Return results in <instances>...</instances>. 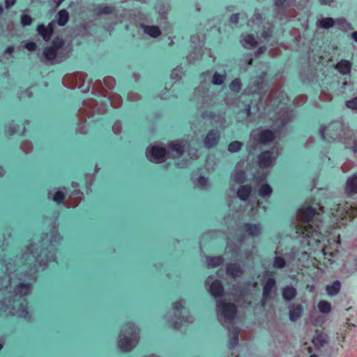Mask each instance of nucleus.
I'll list each match as a JSON object with an SVG mask.
<instances>
[{
    "label": "nucleus",
    "instance_id": "nucleus-1",
    "mask_svg": "<svg viewBox=\"0 0 357 357\" xmlns=\"http://www.w3.org/2000/svg\"><path fill=\"white\" fill-rule=\"evenodd\" d=\"M61 241V236L58 231L54 229L50 234H47L41 241V250L38 253V248L33 244L26 248L20 259H15L13 263L6 262L5 259L2 263L6 266L8 275L0 278V291L3 289L10 287L14 282V277L19 275V280H36V273L41 268L44 270L49 263L56 260V246Z\"/></svg>",
    "mask_w": 357,
    "mask_h": 357
},
{
    "label": "nucleus",
    "instance_id": "nucleus-2",
    "mask_svg": "<svg viewBox=\"0 0 357 357\" xmlns=\"http://www.w3.org/2000/svg\"><path fill=\"white\" fill-rule=\"evenodd\" d=\"M321 213H325V211L320 204L298 209L295 228L297 236L305 239L302 241L303 244L310 245L321 241L323 232L326 231L322 227L321 221L319 220Z\"/></svg>",
    "mask_w": 357,
    "mask_h": 357
},
{
    "label": "nucleus",
    "instance_id": "nucleus-3",
    "mask_svg": "<svg viewBox=\"0 0 357 357\" xmlns=\"http://www.w3.org/2000/svg\"><path fill=\"white\" fill-rule=\"evenodd\" d=\"M209 287L210 294L217 299L216 311L218 319L222 326L227 328L229 333V347L234 348L238 343L239 329L237 327H229V324L233 321L236 314V307L234 304L227 302L225 299L218 298L221 297L223 294L222 283L220 280L212 281V276L208 277L206 280V284Z\"/></svg>",
    "mask_w": 357,
    "mask_h": 357
},
{
    "label": "nucleus",
    "instance_id": "nucleus-4",
    "mask_svg": "<svg viewBox=\"0 0 357 357\" xmlns=\"http://www.w3.org/2000/svg\"><path fill=\"white\" fill-rule=\"evenodd\" d=\"M31 282H20L9 296L0 301V310L8 314L17 316L29 320L31 315L27 310L26 296L31 293Z\"/></svg>",
    "mask_w": 357,
    "mask_h": 357
},
{
    "label": "nucleus",
    "instance_id": "nucleus-5",
    "mask_svg": "<svg viewBox=\"0 0 357 357\" xmlns=\"http://www.w3.org/2000/svg\"><path fill=\"white\" fill-rule=\"evenodd\" d=\"M276 158H257L255 163L250 164L248 160L243 159L238 162L236 166L232 179L237 183H242L246 180L252 179L257 182L263 181L266 178V175H263L262 178H259L256 175L255 172L252 171V167L256 165L260 169H266L272 166L275 162Z\"/></svg>",
    "mask_w": 357,
    "mask_h": 357
},
{
    "label": "nucleus",
    "instance_id": "nucleus-6",
    "mask_svg": "<svg viewBox=\"0 0 357 357\" xmlns=\"http://www.w3.org/2000/svg\"><path fill=\"white\" fill-rule=\"evenodd\" d=\"M139 341V328L132 323L125 325L121 331L118 345L123 351L132 350Z\"/></svg>",
    "mask_w": 357,
    "mask_h": 357
},
{
    "label": "nucleus",
    "instance_id": "nucleus-7",
    "mask_svg": "<svg viewBox=\"0 0 357 357\" xmlns=\"http://www.w3.org/2000/svg\"><path fill=\"white\" fill-rule=\"evenodd\" d=\"M185 302L183 299H180L174 303L173 313L176 319L172 316H167V321L175 329H179L183 322L192 323L193 321L192 317L189 316L188 312L185 310Z\"/></svg>",
    "mask_w": 357,
    "mask_h": 357
},
{
    "label": "nucleus",
    "instance_id": "nucleus-8",
    "mask_svg": "<svg viewBox=\"0 0 357 357\" xmlns=\"http://www.w3.org/2000/svg\"><path fill=\"white\" fill-rule=\"evenodd\" d=\"M278 295L276 279L274 276H265L262 282V296L260 301L261 307H266L267 303L274 300Z\"/></svg>",
    "mask_w": 357,
    "mask_h": 357
},
{
    "label": "nucleus",
    "instance_id": "nucleus-9",
    "mask_svg": "<svg viewBox=\"0 0 357 357\" xmlns=\"http://www.w3.org/2000/svg\"><path fill=\"white\" fill-rule=\"evenodd\" d=\"M330 213L337 218L351 220L357 216V205L352 206L347 203L336 204L330 208Z\"/></svg>",
    "mask_w": 357,
    "mask_h": 357
},
{
    "label": "nucleus",
    "instance_id": "nucleus-10",
    "mask_svg": "<svg viewBox=\"0 0 357 357\" xmlns=\"http://www.w3.org/2000/svg\"><path fill=\"white\" fill-rule=\"evenodd\" d=\"M276 138V130L271 129H264L259 132L255 139L261 145H268L272 143Z\"/></svg>",
    "mask_w": 357,
    "mask_h": 357
},
{
    "label": "nucleus",
    "instance_id": "nucleus-11",
    "mask_svg": "<svg viewBox=\"0 0 357 357\" xmlns=\"http://www.w3.org/2000/svg\"><path fill=\"white\" fill-rule=\"evenodd\" d=\"M344 137L340 139V142L344 144L345 149H351L354 153L357 154V132H354L350 130H347V132H344Z\"/></svg>",
    "mask_w": 357,
    "mask_h": 357
},
{
    "label": "nucleus",
    "instance_id": "nucleus-12",
    "mask_svg": "<svg viewBox=\"0 0 357 357\" xmlns=\"http://www.w3.org/2000/svg\"><path fill=\"white\" fill-rule=\"evenodd\" d=\"M220 137V131L218 129H211L206 133L204 139V144L206 147L212 148L218 144Z\"/></svg>",
    "mask_w": 357,
    "mask_h": 357
},
{
    "label": "nucleus",
    "instance_id": "nucleus-13",
    "mask_svg": "<svg viewBox=\"0 0 357 357\" xmlns=\"http://www.w3.org/2000/svg\"><path fill=\"white\" fill-rule=\"evenodd\" d=\"M78 183L76 182L72 183V187L74 188V191L70 196V200L66 202V205L68 208H75L77 206L79 200L82 199V192H80L78 188Z\"/></svg>",
    "mask_w": 357,
    "mask_h": 357
},
{
    "label": "nucleus",
    "instance_id": "nucleus-14",
    "mask_svg": "<svg viewBox=\"0 0 357 357\" xmlns=\"http://www.w3.org/2000/svg\"><path fill=\"white\" fill-rule=\"evenodd\" d=\"M303 313V307L301 304L294 303L289 306V319L295 322L298 320Z\"/></svg>",
    "mask_w": 357,
    "mask_h": 357
},
{
    "label": "nucleus",
    "instance_id": "nucleus-15",
    "mask_svg": "<svg viewBox=\"0 0 357 357\" xmlns=\"http://www.w3.org/2000/svg\"><path fill=\"white\" fill-rule=\"evenodd\" d=\"M344 192L349 196L357 194V174H354L347 179Z\"/></svg>",
    "mask_w": 357,
    "mask_h": 357
},
{
    "label": "nucleus",
    "instance_id": "nucleus-16",
    "mask_svg": "<svg viewBox=\"0 0 357 357\" xmlns=\"http://www.w3.org/2000/svg\"><path fill=\"white\" fill-rule=\"evenodd\" d=\"M37 31L45 41H49L53 35L54 28L52 23L47 26L40 24L37 26Z\"/></svg>",
    "mask_w": 357,
    "mask_h": 357
},
{
    "label": "nucleus",
    "instance_id": "nucleus-17",
    "mask_svg": "<svg viewBox=\"0 0 357 357\" xmlns=\"http://www.w3.org/2000/svg\"><path fill=\"white\" fill-rule=\"evenodd\" d=\"M334 68L342 75H349L351 71L352 63L348 60L341 59Z\"/></svg>",
    "mask_w": 357,
    "mask_h": 357
},
{
    "label": "nucleus",
    "instance_id": "nucleus-18",
    "mask_svg": "<svg viewBox=\"0 0 357 357\" xmlns=\"http://www.w3.org/2000/svg\"><path fill=\"white\" fill-rule=\"evenodd\" d=\"M297 295V290L291 285L285 286L282 291V296L285 302L292 301Z\"/></svg>",
    "mask_w": 357,
    "mask_h": 357
},
{
    "label": "nucleus",
    "instance_id": "nucleus-19",
    "mask_svg": "<svg viewBox=\"0 0 357 357\" xmlns=\"http://www.w3.org/2000/svg\"><path fill=\"white\" fill-rule=\"evenodd\" d=\"M242 229L249 236H257L261 232V226L259 224L245 223Z\"/></svg>",
    "mask_w": 357,
    "mask_h": 357
},
{
    "label": "nucleus",
    "instance_id": "nucleus-20",
    "mask_svg": "<svg viewBox=\"0 0 357 357\" xmlns=\"http://www.w3.org/2000/svg\"><path fill=\"white\" fill-rule=\"evenodd\" d=\"M243 273V268L237 264H229L227 266V274L231 278H239Z\"/></svg>",
    "mask_w": 357,
    "mask_h": 357
},
{
    "label": "nucleus",
    "instance_id": "nucleus-21",
    "mask_svg": "<svg viewBox=\"0 0 357 357\" xmlns=\"http://www.w3.org/2000/svg\"><path fill=\"white\" fill-rule=\"evenodd\" d=\"M202 169H199L198 172H200V175L198 178L195 177V175L193 174L192 176V181L194 184L202 189H206L208 187V181L207 178H205L204 176L202 175L204 172H202Z\"/></svg>",
    "mask_w": 357,
    "mask_h": 357
},
{
    "label": "nucleus",
    "instance_id": "nucleus-22",
    "mask_svg": "<svg viewBox=\"0 0 357 357\" xmlns=\"http://www.w3.org/2000/svg\"><path fill=\"white\" fill-rule=\"evenodd\" d=\"M174 159L175 158H173ZM181 159L179 161H175V165L178 168H185L188 165H195L197 162V160L200 158H177Z\"/></svg>",
    "mask_w": 357,
    "mask_h": 357
},
{
    "label": "nucleus",
    "instance_id": "nucleus-23",
    "mask_svg": "<svg viewBox=\"0 0 357 357\" xmlns=\"http://www.w3.org/2000/svg\"><path fill=\"white\" fill-rule=\"evenodd\" d=\"M345 269L352 273L357 271V257L354 255L349 256L345 263H344Z\"/></svg>",
    "mask_w": 357,
    "mask_h": 357
},
{
    "label": "nucleus",
    "instance_id": "nucleus-24",
    "mask_svg": "<svg viewBox=\"0 0 357 357\" xmlns=\"http://www.w3.org/2000/svg\"><path fill=\"white\" fill-rule=\"evenodd\" d=\"M340 282L339 280H335L332 284L326 285V291L328 295L333 296L340 292Z\"/></svg>",
    "mask_w": 357,
    "mask_h": 357
},
{
    "label": "nucleus",
    "instance_id": "nucleus-25",
    "mask_svg": "<svg viewBox=\"0 0 357 357\" xmlns=\"http://www.w3.org/2000/svg\"><path fill=\"white\" fill-rule=\"evenodd\" d=\"M252 192V187L250 185H241L238 191L237 196L241 200H246L249 197L250 193Z\"/></svg>",
    "mask_w": 357,
    "mask_h": 357
},
{
    "label": "nucleus",
    "instance_id": "nucleus-26",
    "mask_svg": "<svg viewBox=\"0 0 357 357\" xmlns=\"http://www.w3.org/2000/svg\"><path fill=\"white\" fill-rule=\"evenodd\" d=\"M287 265V262L286 259L275 252V255L273 259V267L275 269H282L286 267Z\"/></svg>",
    "mask_w": 357,
    "mask_h": 357
},
{
    "label": "nucleus",
    "instance_id": "nucleus-27",
    "mask_svg": "<svg viewBox=\"0 0 357 357\" xmlns=\"http://www.w3.org/2000/svg\"><path fill=\"white\" fill-rule=\"evenodd\" d=\"M58 24L60 26H65L69 20V13L66 9H62L59 11L58 14Z\"/></svg>",
    "mask_w": 357,
    "mask_h": 357
},
{
    "label": "nucleus",
    "instance_id": "nucleus-28",
    "mask_svg": "<svg viewBox=\"0 0 357 357\" xmlns=\"http://www.w3.org/2000/svg\"><path fill=\"white\" fill-rule=\"evenodd\" d=\"M319 311L322 314H329L332 310L331 304L326 301H320L317 304Z\"/></svg>",
    "mask_w": 357,
    "mask_h": 357
},
{
    "label": "nucleus",
    "instance_id": "nucleus-29",
    "mask_svg": "<svg viewBox=\"0 0 357 357\" xmlns=\"http://www.w3.org/2000/svg\"><path fill=\"white\" fill-rule=\"evenodd\" d=\"M144 32L151 37L156 38L161 34L160 29L156 26H144Z\"/></svg>",
    "mask_w": 357,
    "mask_h": 357
},
{
    "label": "nucleus",
    "instance_id": "nucleus-30",
    "mask_svg": "<svg viewBox=\"0 0 357 357\" xmlns=\"http://www.w3.org/2000/svg\"><path fill=\"white\" fill-rule=\"evenodd\" d=\"M145 156H149L146 155ZM149 156H167V150L162 146H153L151 149Z\"/></svg>",
    "mask_w": 357,
    "mask_h": 357
},
{
    "label": "nucleus",
    "instance_id": "nucleus-31",
    "mask_svg": "<svg viewBox=\"0 0 357 357\" xmlns=\"http://www.w3.org/2000/svg\"><path fill=\"white\" fill-rule=\"evenodd\" d=\"M335 24L334 20L332 17H326L317 21V26L323 29H328L333 26Z\"/></svg>",
    "mask_w": 357,
    "mask_h": 357
},
{
    "label": "nucleus",
    "instance_id": "nucleus-32",
    "mask_svg": "<svg viewBox=\"0 0 357 357\" xmlns=\"http://www.w3.org/2000/svg\"><path fill=\"white\" fill-rule=\"evenodd\" d=\"M273 192L271 187L267 184L264 183L261 185L259 189V195L261 197H269Z\"/></svg>",
    "mask_w": 357,
    "mask_h": 357
},
{
    "label": "nucleus",
    "instance_id": "nucleus-33",
    "mask_svg": "<svg viewBox=\"0 0 357 357\" xmlns=\"http://www.w3.org/2000/svg\"><path fill=\"white\" fill-rule=\"evenodd\" d=\"M224 259L222 257H207V264L208 267H217L222 264Z\"/></svg>",
    "mask_w": 357,
    "mask_h": 357
},
{
    "label": "nucleus",
    "instance_id": "nucleus-34",
    "mask_svg": "<svg viewBox=\"0 0 357 357\" xmlns=\"http://www.w3.org/2000/svg\"><path fill=\"white\" fill-rule=\"evenodd\" d=\"M43 55L48 61H53L57 56V52L53 47H47L43 50Z\"/></svg>",
    "mask_w": 357,
    "mask_h": 357
},
{
    "label": "nucleus",
    "instance_id": "nucleus-35",
    "mask_svg": "<svg viewBox=\"0 0 357 357\" xmlns=\"http://www.w3.org/2000/svg\"><path fill=\"white\" fill-rule=\"evenodd\" d=\"M229 89L232 92L234 93H239L240 91L242 89V83L239 78H235L230 83H229Z\"/></svg>",
    "mask_w": 357,
    "mask_h": 357
},
{
    "label": "nucleus",
    "instance_id": "nucleus-36",
    "mask_svg": "<svg viewBox=\"0 0 357 357\" xmlns=\"http://www.w3.org/2000/svg\"><path fill=\"white\" fill-rule=\"evenodd\" d=\"M243 145L241 142L237 140L231 142L228 144V151L231 153H237L241 149Z\"/></svg>",
    "mask_w": 357,
    "mask_h": 357
},
{
    "label": "nucleus",
    "instance_id": "nucleus-37",
    "mask_svg": "<svg viewBox=\"0 0 357 357\" xmlns=\"http://www.w3.org/2000/svg\"><path fill=\"white\" fill-rule=\"evenodd\" d=\"M52 196L53 200L57 204H60L64 199V194L61 190H57L54 195H52V192L50 191L48 193V197L50 198Z\"/></svg>",
    "mask_w": 357,
    "mask_h": 357
},
{
    "label": "nucleus",
    "instance_id": "nucleus-38",
    "mask_svg": "<svg viewBox=\"0 0 357 357\" xmlns=\"http://www.w3.org/2000/svg\"><path fill=\"white\" fill-rule=\"evenodd\" d=\"M169 148L180 156L184 153V146L180 143H170L169 144Z\"/></svg>",
    "mask_w": 357,
    "mask_h": 357
},
{
    "label": "nucleus",
    "instance_id": "nucleus-39",
    "mask_svg": "<svg viewBox=\"0 0 357 357\" xmlns=\"http://www.w3.org/2000/svg\"><path fill=\"white\" fill-rule=\"evenodd\" d=\"M312 342L316 347L320 348L324 345L326 341L322 334H318L313 337Z\"/></svg>",
    "mask_w": 357,
    "mask_h": 357
},
{
    "label": "nucleus",
    "instance_id": "nucleus-40",
    "mask_svg": "<svg viewBox=\"0 0 357 357\" xmlns=\"http://www.w3.org/2000/svg\"><path fill=\"white\" fill-rule=\"evenodd\" d=\"M64 45V41L61 38L56 37L51 43V47H53L56 52L61 49Z\"/></svg>",
    "mask_w": 357,
    "mask_h": 357
},
{
    "label": "nucleus",
    "instance_id": "nucleus-41",
    "mask_svg": "<svg viewBox=\"0 0 357 357\" xmlns=\"http://www.w3.org/2000/svg\"><path fill=\"white\" fill-rule=\"evenodd\" d=\"M226 79L225 75H220L215 73L213 77L212 83L214 85H221Z\"/></svg>",
    "mask_w": 357,
    "mask_h": 357
},
{
    "label": "nucleus",
    "instance_id": "nucleus-42",
    "mask_svg": "<svg viewBox=\"0 0 357 357\" xmlns=\"http://www.w3.org/2000/svg\"><path fill=\"white\" fill-rule=\"evenodd\" d=\"M98 14H112L114 11V8L109 6H98L96 8Z\"/></svg>",
    "mask_w": 357,
    "mask_h": 357
},
{
    "label": "nucleus",
    "instance_id": "nucleus-43",
    "mask_svg": "<svg viewBox=\"0 0 357 357\" xmlns=\"http://www.w3.org/2000/svg\"><path fill=\"white\" fill-rule=\"evenodd\" d=\"M215 158H206L205 162V169L207 172H210L211 170H213L214 169V166L215 165Z\"/></svg>",
    "mask_w": 357,
    "mask_h": 357
},
{
    "label": "nucleus",
    "instance_id": "nucleus-44",
    "mask_svg": "<svg viewBox=\"0 0 357 357\" xmlns=\"http://www.w3.org/2000/svg\"><path fill=\"white\" fill-rule=\"evenodd\" d=\"M289 120L290 117L289 116H285L284 114L277 118V122L280 128H283L284 127H285L288 124Z\"/></svg>",
    "mask_w": 357,
    "mask_h": 357
},
{
    "label": "nucleus",
    "instance_id": "nucleus-45",
    "mask_svg": "<svg viewBox=\"0 0 357 357\" xmlns=\"http://www.w3.org/2000/svg\"><path fill=\"white\" fill-rule=\"evenodd\" d=\"M244 42L252 47H256L258 45L257 39L251 34H248L244 38Z\"/></svg>",
    "mask_w": 357,
    "mask_h": 357
},
{
    "label": "nucleus",
    "instance_id": "nucleus-46",
    "mask_svg": "<svg viewBox=\"0 0 357 357\" xmlns=\"http://www.w3.org/2000/svg\"><path fill=\"white\" fill-rule=\"evenodd\" d=\"M267 75L266 73H262L256 77V80L255 82V85L256 86H259L262 85L264 82H266Z\"/></svg>",
    "mask_w": 357,
    "mask_h": 357
},
{
    "label": "nucleus",
    "instance_id": "nucleus-47",
    "mask_svg": "<svg viewBox=\"0 0 357 357\" xmlns=\"http://www.w3.org/2000/svg\"><path fill=\"white\" fill-rule=\"evenodd\" d=\"M20 21L24 26H29L32 23V18L27 14L22 15Z\"/></svg>",
    "mask_w": 357,
    "mask_h": 357
},
{
    "label": "nucleus",
    "instance_id": "nucleus-48",
    "mask_svg": "<svg viewBox=\"0 0 357 357\" xmlns=\"http://www.w3.org/2000/svg\"><path fill=\"white\" fill-rule=\"evenodd\" d=\"M346 106L349 109L357 110V97L347 101Z\"/></svg>",
    "mask_w": 357,
    "mask_h": 357
},
{
    "label": "nucleus",
    "instance_id": "nucleus-49",
    "mask_svg": "<svg viewBox=\"0 0 357 357\" xmlns=\"http://www.w3.org/2000/svg\"><path fill=\"white\" fill-rule=\"evenodd\" d=\"M328 128L326 127H322L321 128V129L319 130V134H320V136L321 137L322 139L324 141H330L328 137H327V135H328Z\"/></svg>",
    "mask_w": 357,
    "mask_h": 357
},
{
    "label": "nucleus",
    "instance_id": "nucleus-50",
    "mask_svg": "<svg viewBox=\"0 0 357 357\" xmlns=\"http://www.w3.org/2000/svg\"><path fill=\"white\" fill-rule=\"evenodd\" d=\"M150 162L155 163V164H160L162 162H165L166 158H149Z\"/></svg>",
    "mask_w": 357,
    "mask_h": 357
},
{
    "label": "nucleus",
    "instance_id": "nucleus-51",
    "mask_svg": "<svg viewBox=\"0 0 357 357\" xmlns=\"http://www.w3.org/2000/svg\"><path fill=\"white\" fill-rule=\"evenodd\" d=\"M25 47L29 51H34L37 48V45L34 42H28L26 43Z\"/></svg>",
    "mask_w": 357,
    "mask_h": 357
},
{
    "label": "nucleus",
    "instance_id": "nucleus-52",
    "mask_svg": "<svg viewBox=\"0 0 357 357\" xmlns=\"http://www.w3.org/2000/svg\"><path fill=\"white\" fill-rule=\"evenodd\" d=\"M239 20V14L234 13L230 16L229 21L232 24H237Z\"/></svg>",
    "mask_w": 357,
    "mask_h": 357
},
{
    "label": "nucleus",
    "instance_id": "nucleus-53",
    "mask_svg": "<svg viewBox=\"0 0 357 357\" xmlns=\"http://www.w3.org/2000/svg\"><path fill=\"white\" fill-rule=\"evenodd\" d=\"M271 29L270 28L266 29V30H264L261 33V36L263 38H268L269 37H271Z\"/></svg>",
    "mask_w": 357,
    "mask_h": 357
},
{
    "label": "nucleus",
    "instance_id": "nucleus-54",
    "mask_svg": "<svg viewBox=\"0 0 357 357\" xmlns=\"http://www.w3.org/2000/svg\"><path fill=\"white\" fill-rule=\"evenodd\" d=\"M266 47L265 45L261 46L258 48V50L255 52V56H259L263 54L266 50Z\"/></svg>",
    "mask_w": 357,
    "mask_h": 357
},
{
    "label": "nucleus",
    "instance_id": "nucleus-55",
    "mask_svg": "<svg viewBox=\"0 0 357 357\" xmlns=\"http://www.w3.org/2000/svg\"><path fill=\"white\" fill-rule=\"evenodd\" d=\"M17 0H5V5L7 8L15 4Z\"/></svg>",
    "mask_w": 357,
    "mask_h": 357
},
{
    "label": "nucleus",
    "instance_id": "nucleus-56",
    "mask_svg": "<svg viewBox=\"0 0 357 357\" xmlns=\"http://www.w3.org/2000/svg\"><path fill=\"white\" fill-rule=\"evenodd\" d=\"M287 0H275L274 4L278 7H283Z\"/></svg>",
    "mask_w": 357,
    "mask_h": 357
},
{
    "label": "nucleus",
    "instance_id": "nucleus-57",
    "mask_svg": "<svg viewBox=\"0 0 357 357\" xmlns=\"http://www.w3.org/2000/svg\"><path fill=\"white\" fill-rule=\"evenodd\" d=\"M16 133V131L14 128L10 127L8 129V134L11 136L15 135Z\"/></svg>",
    "mask_w": 357,
    "mask_h": 357
},
{
    "label": "nucleus",
    "instance_id": "nucleus-58",
    "mask_svg": "<svg viewBox=\"0 0 357 357\" xmlns=\"http://www.w3.org/2000/svg\"><path fill=\"white\" fill-rule=\"evenodd\" d=\"M257 156H262V157H264V156H272L271 155V153L270 151H267L266 152H264L263 153H261L259 155H257Z\"/></svg>",
    "mask_w": 357,
    "mask_h": 357
},
{
    "label": "nucleus",
    "instance_id": "nucleus-59",
    "mask_svg": "<svg viewBox=\"0 0 357 357\" xmlns=\"http://www.w3.org/2000/svg\"><path fill=\"white\" fill-rule=\"evenodd\" d=\"M14 51V47H12V46H10V47H8L6 49V53H8V54H11L13 53Z\"/></svg>",
    "mask_w": 357,
    "mask_h": 357
},
{
    "label": "nucleus",
    "instance_id": "nucleus-60",
    "mask_svg": "<svg viewBox=\"0 0 357 357\" xmlns=\"http://www.w3.org/2000/svg\"><path fill=\"white\" fill-rule=\"evenodd\" d=\"M352 38L356 41L357 42V31H354L352 33Z\"/></svg>",
    "mask_w": 357,
    "mask_h": 357
},
{
    "label": "nucleus",
    "instance_id": "nucleus-61",
    "mask_svg": "<svg viewBox=\"0 0 357 357\" xmlns=\"http://www.w3.org/2000/svg\"><path fill=\"white\" fill-rule=\"evenodd\" d=\"M253 63V59L252 58H249L248 60H247V64L248 66H251L252 65Z\"/></svg>",
    "mask_w": 357,
    "mask_h": 357
},
{
    "label": "nucleus",
    "instance_id": "nucleus-62",
    "mask_svg": "<svg viewBox=\"0 0 357 357\" xmlns=\"http://www.w3.org/2000/svg\"><path fill=\"white\" fill-rule=\"evenodd\" d=\"M4 174H5L4 169L0 166V176H2L4 175Z\"/></svg>",
    "mask_w": 357,
    "mask_h": 357
},
{
    "label": "nucleus",
    "instance_id": "nucleus-63",
    "mask_svg": "<svg viewBox=\"0 0 357 357\" xmlns=\"http://www.w3.org/2000/svg\"><path fill=\"white\" fill-rule=\"evenodd\" d=\"M236 240L238 241V242H242L243 241V236H238L236 237Z\"/></svg>",
    "mask_w": 357,
    "mask_h": 357
},
{
    "label": "nucleus",
    "instance_id": "nucleus-64",
    "mask_svg": "<svg viewBox=\"0 0 357 357\" xmlns=\"http://www.w3.org/2000/svg\"><path fill=\"white\" fill-rule=\"evenodd\" d=\"M64 0H57V2H56V7H59L61 3Z\"/></svg>",
    "mask_w": 357,
    "mask_h": 357
}]
</instances>
